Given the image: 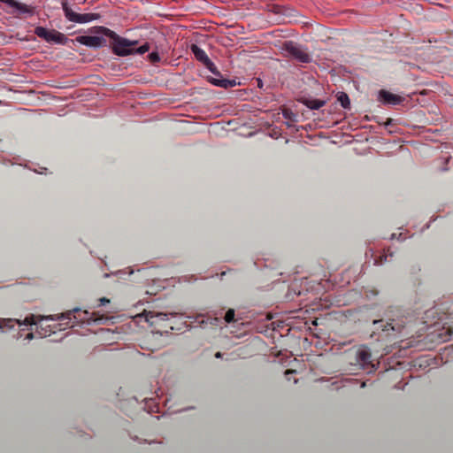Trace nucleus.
Returning <instances> with one entry per match:
<instances>
[{
	"mask_svg": "<svg viewBox=\"0 0 453 453\" xmlns=\"http://www.w3.org/2000/svg\"><path fill=\"white\" fill-rule=\"evenodd\" d=\"M88 32H90V34H97L112 39V52L119 57H125L133 54L143 55L150 50V46L147 42L141 45L139 48H135L137 41H129L126 38L120 37L117 35L115 32L104 27H94L93 28L88 29Z\"/></svg>",
	"mask_w": 453,
	"mask_h": 453,
	"instance_id": "f257e3e1",
	"label": "nucleus"
},
{
	"mask_svg": "<svg viewBox=\"0 0 453 453\" xmlns=\"http://www.w3.org/2000/svg\"><path fill=\"white\" fill-rule=\"evenodd\" d=\"M57 319H68V321H73V325H80L84 323L89 325L92 322L101 321L103 318L96 316L95 312L89 313L85 310L81 311L79 308H74L72 311H68L67 312L62 313V315L58 316Z\"/></svg>",
	"mask_w": 453,
	"mask_h": 453,
	"instance_id": "f03ea898",
	"label": "nucleus"
},
{
	"mask_svg": "<svg viewBox=\"0 0 453 453\" xmlns=\"http://www.w3.org/2000/svg\"><path fill=\"white\" fill-rule=\"evenodd\" d=\"M281 50L287 52L289 58L302 64L311 62V57L304 48L292 41H287L281 45Z\"/></svg>",
	"mask_w": 453,
	"mask_h": 453,
	"instance_id": "7ed1b4c3",
	"label": "nucleus"
},
{
	"mask_svg": "<svg viewBox=\"0 0 453 453\" xmlns=\"http://www.w3.org/2000/svg\"><path fill=\"white\" fill-rule=\"evenodd\" d=\"M62 10H64L66 20L72 23L88 24L99 19V14L97 13H76L71 7H69V5H67L66 2L62 3Z\"/></svg>",
	"mask_w": 453,
	"mask_h": 453,
	"instance_id": "20e7f679",
	"label": "nucleus"
},
{
	"mask_svg": "<svg viewBox=\"0 0 453 453\" xmlns=\"http://www.w3.org/2000/svg\"><path fill=\"white\" fill-rule=\"evenodd\" d=\"M35 35L49 43L65 45L67 42V38L64 34L56 31L55 29L49 30L42 27H35Z\"/></svg>",
	"mask_w": 453,
	"mask_h": 453,
	"instance_id": "39448f33",
	"label": "nucleus"
},
{
	"mask_svg": "<svg viewBox=\"0 0 453 453\" xmlns=\"http://www.w3.org/2000/svg\"><path fill=\"white\" fill-rule=\"evenodd\" d=\"M191 54L195 56V58H196V61L203 64L204 67H206L209 72L218 74V71L216 70L215 64L208 58L207 54L205 51L199 48V46L196 44H191L190 46Z\"/></svg>",
	"mask_w": 453,
	"mask_h": 453,
	"instance_id": "423d86ee",
	"label": "nucleus"
},
{
	"mask_svg": "<svg viewBox=\"0 0 453 453\" xmlns=\"http://www.w3.org/2000/svg\"><path fill=\"white\" fill-rule=\"evenodd\" d=\"M76 42L82 46L96 49L105 43V39L101 35H80L76 37Z\"/></svg>",
	"mask_w": 453,
	"mask_h": 453,
	"instance_id": "0eeeda50",
	"label": "nucleus"
},
{
	"mask_svg": "<svg viewBox=\"0 0 453 453\" xmlns=\"http://www.w3.org/2000/svg\"><path fill=\"white\" fill-rule=\"evenodd\" d=\"M2 3L5 4L6 5L15 8L16 10L19 11L20 13H27L28 15H33V7L28 6L26 4L17 2L15 0H0Z\"/></svg>",
	"mask_w": 453,
	"mask_h": 453,
	"instance_id": "6e6552de",
	"label": "nucleus"
},
{
	"mask_svg": "<svg viewBox=\"0 0 453 453\" xmlns=\"http://www.w3.org/2000/svg\"><path fill=\"white\" fill-rule=\"evenodd\" d=\"M380 99H381V101H383V104H386L398 105L401 103L400 96L394 95L385 90L380 91Z\"/></svg>",
	"mask_w": 453,
	"mask_h": 453,
	"instance_id": "1a4fd4ad",
	"label": "nucleus"
},
{
	"mask_svg": "<svg viewBox=\"0 0 453 453\" xmlns=\"http://www.w3.org/2000/svg\"><path fill=\"white\" fill-rule=\"evenodd\" d=\"M211 83L218 88H228L235 87L234 80L228 79H211Z\"/></svg>",
	"mask_w": 453,
	"mask_h": 453,
	"instance_id": "9d476101",
	"label": "nucleus"
},
{
	"mask_svg": "<svg viewBox=\"0 0 453 453\" xmlns=\"http://www.w3.org/2000/svg\"><path fill=\"white\" fill-rule=\"evenodd\" d=\"M305 107L311 110H319L324 105V101L319 99H305Z\"/></svg>",
	"mask_w": 453,
	"mask_h": 453,
	"instance_id": "9b49d317",
	"label": "nucleus"
},
{
	"mask_svg": "<svg viewBox=\"0 0 453 453\" xmlns=\"http://www.w3.org/2000/svg\"><path fill=\"white\" fill-rule=\"evenodd\" d=\"M373 325H379L380 328H381V330H383L385 332L398 331L400 329L398 327V326H395L394 324H392V321L386 322V324H383L382 320H375V321H373Z\"/></svg>",
	"mask_w": 453,
	"mask_h": 453,
	"instance_id": "f8f14e48",
	"label": "nucleus"
},
{
	"mask_svg": "<svg viewBox=\"0 0 453 453\" xmlns=\"http://www.w3.org/2000/svg\"><path fill=\"white\" fill-rule=\"evenodd\" d=\"M337 101L341 103L342 108L349 109V97L344 92H341V94L337 96Z\"/></svg>",
	"mask_w": 453,
	"mask_h": 453,
	"instance_id": "ddd939ff",
	"label": "nucleus"
},
{
	"mask_svg": "<svg viewBox=\"0 0 453 453\" xmlns=\"http://www.w3.org/2000/svg\"><path fill=\"white\" fill-rule=\"evenodd\" d=\"M452 334V331L449 328L443 329L442 333L438 334V341L441 342H446L450 339V334Z\"/></svg>",
	"mask_w": 453,
	"mask_h": 453,
	"instance_id": "4468645a",
	"label": "nucleus"
},
{
	"mask_svg": "<svg viewBox=\"0 0 453 453\" xmlns=\"http://www.w3.org/2000/svg\"><path fill=\"white\" fill-rule=\"evenodd\" d=\"M283 118L287 120L296 121V115L289 109L283 110Z\"/></svg>",
	"mask_w": 453,
	"mask_h": 453,
	"instance_id": "2eb2a0df",
	"label": "nucleus"
},
{
	"mask_svg": "<svg viewBox=\"0 0 453 453\" xmlns=\"http://www.w3.org/2000/svg\"><path fill=\"white\" fill-rule=\"evenodd\" d=\"M147 58H149V61H150L152 64H157L161 59L156 51H152V53L149 54V57Z\"/></svg>",
	"mask_w": 453,
	"mask_h": 453,
	"instance_id": "dca6fc26",
	"label": "nucleus"
},
{
	"mask_svg": "<svg viewBox=\"0 0 453 453\" xmlns=\"http://www.w3.org/2000/svg\"><path fill=\"white\" fill-rule=\"evenodd\" d=\"M359 360L363 363H367L370 360V353L365 350L359 352Z\"/></svg>",
	"mask_w": 453,
	"mask_h": 453,
	"instance_id": "f3484780",
	"label": "nucleus"
},
{
	"mask_svg": "<svg viewBox=\"0 0 453 453\" xmlns=\"http://www.w3.org/2000/svg\"><path fill=\"white\" fill-rule=\"evenodd\" d=\"M234 321V310L229 309L226 313H225V322L230 323Z\"/></svg>",
	"mask_w": 453,
	"mask_h": 453,
	"instance_id": "a211bd4d",
	"label": "nucleus"
},
{
	"mask_svg": "<svg viewBox=\"0 0 453 453\" xmlns=\"http://www.w3.org/2000/svg\"><path fill=\"white\" fill-rule=\"evenodd\" d=\"M154 317L159 318L160 319H164V318H165V314L159 312L154 315L153 312H149V314H147V321L153 319Z\"/></svg>",
	"mask_w": 453,
	"mask_h": 453,
	"instance_id": "6ab92c4d",
	"label": "nucleus"
},
{
	"mask_svg": "<svg viewBox=\"0 0 453 453\" xmlns=\"http://www.w3.org/2000/svg\"><path fill=\"white\" fill-rule=\"evenodd\" d=\"M24 325H26V326L36 325V321H35V317L34 316L27 317L26 319H24Z\"/></svg>",
	"mask_w": 453,
	"mask_h": 453,
	"instance_id": "aec40b11",
	"label": "nucleus"
},
{
	"mask_svg": "<svg viewBox=\"0 0 453 453\" xmlns=\"http://www.w3.org/2000/svg\"><path fill=\"white\" fill-rule=\"evenodd\" d=\"M98 303H98V306H104V305L109 303V299L106 297H102V298H100V300H98Z\"/></svg>",
	"mask_w": 453,
	"mask_h": 453,
	"instance_id": "412c9836",
	"label": "nucleus"
},
{
	"mask_svg": "<svg viewBox=\"0 0 453 453\" xmlns=\"http://www.w3.org/2000/svg\"><path fill=\"white\" fill-rule=\"evenodd\" d=\"M296 372V371L294 370H287L285 371V376H289L291 374H294Z\"/></svg>",
	"mask_w": 453,
	"mask_h": 453,
	"instance_id": "4be33fe9",
	"label": "nucleus"
},
{
	"mask_svg": "<svg viewBox=\"0 0 453 453\" xmlns=\"http://www.w3.org/2000/svg\"><path fill=\"white\" fill-rule=\"evenodd\" d=\"M26 339L30 341L31 339H33V334L32 333H28L27 334V336H26Z\"/></svg>",
	"mask_w": 453,
	"mask_h": 453,
	"instance_id": "5701e85b",
	"label": "nucleus"
},
{
	"mask_svg": "<svg viewBox=\"0 0 453 453\" xmlns=\"http://www.w3.org/2000/svg\"><path fill=\"white\" fill-rule=\"evenodd\" d=\"M219 357H221V353L217 352V354H215V357L219 358Z\"/></svg>",
	"mask_w": 453,
	"mask_h": 453,
	"instance_id": "b1692460",
	"label": "nucleus"
},
{
	"mask_svg": "<svg viewBox=\"0 0 453 453\" xmlns=\"http://www.w3.org/2000/svg\"><path fill=\"white\" fill-rule=\"evenodd\" d=\"M4 322H5V323H12V319H5V320H4Z\"/></svg>",
	"mask_w": 453,
	"mask_h": 453,
	"instance_id": "393cba45",
	"label": "nucleus"
},
{
	"mask_svg": "<svg viewBox=\"0 0 453 453\" xmlns=\"http://www.w3.org/2000/svg\"><path fill=\"white\" fill-rule=\"evenodd\" d=\"M2 327H3V326L1 325V321H0V328H2Z\"/></svg>",
	"mask_w": 453,
	"mask_h": 453,
	"instance_id": "a878e982",
	"label": "nucleus"
}]
</instances>
